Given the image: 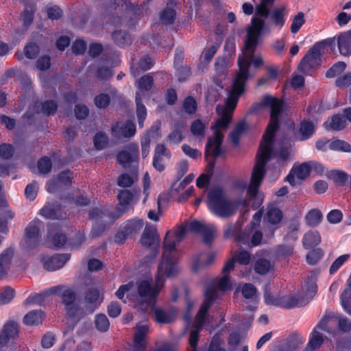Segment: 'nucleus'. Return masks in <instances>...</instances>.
Returning a JSON list of instances; mask_svg holds the SVG:
<instances>
[{
  "label": "nucleus",
  "instance_id": "1",
  "mask_svg": "<svg viewBox=\"0 0 351 351\" xmlns=\"http://www.w3.org/2000/svg\"><path fill=\"white\" fill-rule=\"evenodd\" d=\"M274 0H261L256 7V15L251 20V25L247 29V38L244 49L238 59L239 72L237 73L228 96L224 105L217 107V112L219 118L212 127L213 134L206 145V154L214 157L221 154V144L223 138V132L231 121L232 113L237 105L239 97L245 90V84L250 77L249 67L252 63L258 68L263 64L262 57L254 54L261 36L269 33V29L265 24L264 20L258 16L266 18L269 14V7Z\"/></svg>",
  "mask_w": 351,
  "mask_h": 351
},
{
  "label": "nucleus",
  "instance_id": "2",
  "mask_svg": "<svg viewBox=\"0 0 351 351\" xmlns=\"http://www.w3.org/2000/svg\"><path fill=\"white\" fill-rule=\"evenodd\" d=\"M189 232L201 233L205 243H210L216 235V228L212 224L206 225L198 221L187 222L175 230L167 232L163 244L162 260L159 263L156 276V285L152 287L149 280L141 281L138 287V295L132 298L134 284L130 282L121 285L116 292V296L123 300L125 295L130 297L134 307L147 311L155 302V298L163 287L166 278H171L178 275L180 267L178 265L176 245Z\"/></svg>",
  "mask_w": 351,
  "mask_h": 351
},
{
  "label": "nucleus",
  "instance_id": "3",
  "mask_svg": "<svg viewBox=\"0 0 351 351\" xmlns=\"http://www.w3.org/2000/svg\"><path fill=\"white\" fill-rule=\"evenodd\" d=\"M261 105L270 108V122L263 136L251 182L247 188V197L253 200L252 206L254 209L258 208L264 199L263 195L258 193V189L265 174L267 161L270 158H275L278 162H283L291 154L289 141L276 134L279 117L283 109V102L279 99L266 95L263 98Z\"/></svg>",
  "mask_w": 351,
  "mask_h": 351
},
{
  "label": "nucleus",
  "instance_id": "4",
  "mask_svg": "<svg viewBox=\"0 0 351 351\" xmlns=\"http://www.w3.org/2000/svg\"><path fill=\"white\" fill-rule=\"evenodd\" d=\"M206 204L208 210L220 218H228L234 215L237 210H242L248 206L247 199H230L221 187L211 188L208 191Z\"/></svg>",
  "mask_w": 351,
  "mask_h": 351
},
{
  "label": "nucleus",
  "instance_id": "5",
  "mask_svg": "<svg viewBox=\"0 0 351 351\" xmlns=\"http://www.w3.org/2000/svg\"><path fill=\"white\" fill-rule=\"evenodd\" d=\"M233 269L234 260H229L222 269L223 276L216 279L214 285L208 287L206 290L204 302L196 315L197 323H199L200 325H202L204 324V321L202 319L203 317H208L207 316V311L213 300L219 298V295L218 291H227L232 289L233 282H232L229 274Z\"/></svg>",
  "mask_w": 351,
  "mask_h": 351
},
{
  "label": "nucleus",
  "instance_id": "6",
  "mask_svg": "<svg viewBox=\"0 0 351 351\" xmlns=\"http://www.w3.org/2000/svg\"><path fill=\"white\" fill-rule=\"evenodd\" d=\"M50 292L61 295L62 302L65 306L66 319L70 325H75L86 315L84 309L75 302V293L73 289L64 286H56L51 288Z\"/></svg>",
  "mask_w": 351,
  "mask_h": 351
},
{
  "label": "nucleus",
  "instance_id": "7",
  "mask_svg": "<svg viewBox=\"0 0 351 351\" xmlns=\"http://www.w3.org/2000/svg\"><path fill=\"white\" fill-rule=\"evenodd\" d=\"M312 169H314L319 173H322L324 171V167L320 164L304 162L300 165H294L287 176V180L291 186H296L309 175Z\"/></svg>",
  "mask_w": 351,
  "mask_h": 351
},
{
  "label": "nucleus",
  "instance_id": "8",
  "mask_svg": "<svg viewBox=\"0 0 351 351\" xmlns=\"http://www.w3.org/2000/svg\"><path fill=\"white\" fill-rule=\"evenodd\" d=\"M204 321V324L200 325L199 323L196 322V318L195 319L194 323L190 330L189 334V344L191 351H198L197 348L198 337L200 330L203 326L206 324L208 320V317H203L202 319ZM221 339L219 335H215L211 341L209 349L208 351H225L223 348L221 347Z\"/></svg>",
  "mask_w": 351,
  "mask_h": 351
},
{
  "label": "nucleus",
  "instance_id": "9",
  "mask_svg": "<svg viewBox=\"0 0 351 351\" xmlns=\"http://www.w3.org/2000/svg\"><path fill=\"white\" fill-rule=\"evenodd\" d=\"M271 294L266 290L264 293V301L267 305H273L282 308H293L306 304V302L298 295L280 296V298L271 300Z\"/></svg>",
  "mask_w": 351,
  "mask_h": 351
},
{
  "label": "nucleus",
  "instance_id": "10",
  "mask_svg": "<svg viewBox=\"0 0 351 351\" xmlns=\"http://www.w3.org/2000/svg\"><path fill=\"white\" fill-rule=\"evenodd\" d=\"M39 220H34L30 222L25 228V236L21 241L23 246L31 248L36 246L40 241V226Z\"/></svg>",
  "mask_w": 351,
  "mask_h": 351
},
{
  "label": "nucleus",
  "instance_id": "11",
  "mask_svg": "<svg viewBox=\"0 0 351 351\" xmlns=\"http://www.w3.org/2000/svg\"><path fill=\"white\" fill-rule=\"evenodd\" d=\"M104 291L100 287H90L85 295V302L88 306L84 309L86 315L93 313L104 300Z\"/></svg>",
  "mask_w": 351,
  "mask_h": 351
},
{
  "label": "nucleus",
  "instance_id": "12",
  "mask_svg": "<svg viewBox=\"0 0 351 351\" xmlns=\"http://www.w3.org/2000/svg\"><path fill=\"white\" fill-rule=\"evenodd\" d=\"M330 319V317H324L314 328L307 346L309 349L315 350L321 346L324 341L321 331L329 332L328 322Z\"/></svg>",
  "mask_w": 351,
  "mask_h": 351
},
{
  "label": "nucleus",
  "instance_id": "13",
  "mask_svg": "<svg viewBox=\"0 0 351 351\" xmlns=\"http://www.w3.org/2000/svg\"><path fill=\"white\" fill-rule=\"evenodd\" d=\"M19 335V325L14 322H7L0 332V351H10L7 343L14 340Z\"/></svg>",
  "mask_w": 351,
  "mask_h": 351
},
{
  "label": "nucleus",
  "instance_id": "14",
  "mask_svg": "<svg viewBox=\"0 0 351 351\" xmlns=\"http://www.w3.org/2000/svg\"><path fill=\"white\" fill-rule=\"evenodd\" d=\"M69 258V254H57L53 256L42 255L40 261L45 269L55 271L62 268Z\"/></svg>",
  "mask_w": 351,
  "mask_h": 351
},
{
  "label": "nucleus",
  "instance_id": "15",
  "mask_svg": "<svg viewBox=\"0 0 351 351\" xmlns=\"http://www.w3.org/2000/svg\"><path fill=\"white\" fill-rule=\"evenodd\" d=\"M322 47V44L318 43L309 49L300 64L302 71L306 72L319 64Z\"/></svg>",
  "mask_w": 351,
  "mask_h": 351
},
{
  "label": "nucleus",
  "instance_id": "16",
  "mask_svg": "<svg viewBox=\"0 0 351 351\" xmlns=\"http://www.w3.org/2000/svg\"><path fill=\"white\" fill-rule=\"evenodd\" d=\"M112 134L117 139L130 138L134 135L136 127L132 121L117 122L111 128Z\"/></svg>",
  "mask_w": 351,
  "mask_h": 351
},
{
  "label": "nucleus",
  "instance_id": "17",
  "mask_svg": "<svg viewBox=\"0 0 351 351\" xmlns=\"http://www.w3.org/2000/svg\"><path fill=\"white\" fill-rule=\"evenodd\" d=\"M216 258L215 252H205L195 254L191 259V269L197 272L211 265Z\"/></svg>",
  "mask_w": 351,
  "mask_h": 351
},
{
  "label": "nucleus",
  "instance_id": "18",
  "mask_svg": "<svg viewBox=\"0 0 351 351\" xmlns=\"http://www.w3.org/2000/svg\"><path fill=\"white\" fill-rule=\"evenodd\" d=\"M138 159V147L136 144H130L125 150L120 152L117 156L118 162L126 167Z\"/></svg>",
  "mask_w": 351,
  "mask_h": 351
},
{
  "label": "nucleus",
  "instance_id": "19",
  "mask_svg": "<svg viewBox=\"0 0 351 351\" xmlns=\"http://www.w3.org/2000/svg\"><path fill=\"white\" fill-rule=\"evenodd\" d=\"M171 157V153L166 149L163 145H158L155 149V154L153 160V166L158 171H162L165 169L166 160Z\"/></svg>",
  "mask_w": 351,
  "mask_h": 351
},
{
  "label": "nucleus",
  "instance_id": "20",
  "mask_svg": "<svg viewBox=\"0 0 351 351\" xmlns=\"http://www.w3.org/2000/svg\"><path fill=\"white\" fill-rule=\"evenodd\" d=\"M71 178L72 173L70 171H62L56 178L47 182V190L50 193L54 192L58 188L69 183Z\"/></svg>",
  "mask_w": 351,
  "mask_h": 351
},
{
  "label": "nucleus",
  "instance_id": "21",
  "mask_svg": "<svg viewBox=\"0 0 351 351\" xmlns=\"http://www.w3.org/2000/svg\"><path fill=\"white\" fill-rule=\"evenodd\" d=\"M66 237L61 231L53 226L49 228V237L47 240L48 247H60L66 243Z\"/></svg>",
  "mask_w": 351,
  "mask_h": 351
},
{
  "label": "nucleus",
  "instance_id": "22",
  "mask_svg": "<svg viewBox=\"0 0 351 351\" xmlns=\"http://www.w3.org/2000/svg\"><path fill=\"white\" fill-rule=\"evenodd\" d=\"M241 224L239 222L229 223L224 228V237L226 238H234L236 241L246 243L248 239L244 236V233H240Z\"/></svg>",
  "mask_w": 351,
  "mask_h": 351
},
{
  "label": "nucleus",
  "instance_id": "23",
  "mask_svg": "<svg viewBox=\"0 0 351 351\" xmlns=\"http://www.w3.org/2000/svg\"><path fill=\"white\" fill-rule=\"evenodd\" d=\"M316 280L315 275H311L302 285L303 298H302L306 302V304L308 302L309 300L313 298L317 293V287Z\"/></svg>",
  "mask_w": 351,
  "mask_h": 351
},
{
  "label": "nucleus",
  "instance_id": "24",
  "mask_svg": "<svg viewBox=\"0 0 351 351\" xmlns=\"http://www.w3.org/2000/svg\"><path fill=\"white\" fill-rule=\"evenodd\" d=\"M316 128V123L308 120H304L301 122L296 138L299 141H305L311 138Z\"/></svg>",
  "mask_w": 351,
  "mask_h": 351
},
{
  "label": "nucleus",
  "instance_id": "25",
  "mask_svg": "<svg viewBox=\"0 0 351 351\" xmlns=\"http://www.w3.org/2000/svg\"><path fill=\"white\" fill-rule=\"evenodd\" d=\"M141 243L144 246L158 247L159 244V237L156 229L154 227L146 228L141 238Z\"/></svg>",
  "mask_w": 351,
  "mask_h": 351
},
{
  "label": "nucleus",
  "instance_id": "26",
  "mask_svg": "<svg viewBox=\"0 0 351 351\" xmlns=\"http://www.w3.org/2000/svg\"><path fill=\"white\" fill-rule=\"evenodd\" d=\"M287 15L288 10L286 6L280 5L275 8L271 11L270 14V19L276 27L281 28L285 23Z\"/></svg>",
  "mask_w": 351,
  "mask_h": 351
},
{
  "label": "nucleus",
  "instance_id": "27",
  "mask_svg": "<svg viewBox=\"0 0 351 351\" xmlns=\"http://www.w3.org/2000/svg\"><path fill=\"white\" fill-rule=\"evenodd\" d=\"M337 46L341 55L344 56L351 55V30L338 36Z\"/></svg>",
  "mask_w": 351,
  "mask_h": 351
},
{
  "label": "nucleus",
  "instance_id": "28",
  "mask_svg": "<svg viewBox=\"0 0 351 351\" xmlns=\"http://www.w3.org/2000/svg\"><path fill=\"white\" fill-rule=\"evenodd\" d=\"M13 254V250L11 249H8L0 254V279L8 274Z\"/></svg>",
  "mask_w": 351,
  "mask_h": 351
},
{
  "label": "nucleus",
  "instance_id": "29",
  "mask_svg": "<svg viewBox=\"0 0 351 351\" xmlns=\"http://www.w3.org/2000/svg\"><path fill=\"white\" fill-rule=\"evenodd\" d=\"M138 196V193L133 194L128 190H123L119 193L118 198L120 205L126 209L137 202Z\"/></svg>",
  "mask_w": 351,
  "mask_h": 351
},
{
  "label": "nucleus",
  "instance_id": "30",
  "mask_svg": "<svg viewBox=\"0 0 351 351\" xmlns=\"http://www.w3.org/2000/svg\"><path fill=\"white\" fill-rule=\"evenodd\" d=\"M302 242L306 249H310L321 242V236L317 230H309L304 235Z\"/></svg>",
  "mask_w": 351,
  "mask_h": 351
},
{
  "label": "nucleus",
  "instance_id": "31",
  "mask_svg": "<svg viewBox=\"0 0 351 351\" xmlns=\"http://www.w3.org/2000/svg\"><path fill=\"white\" fill-rule=\"evenodd\" d=\"M149 326L147 324H140L136 326L134 342L136 347L143 348L145 346V337L148 333Z\"/></svg>",
  "mask_w": 351,
  "mask_h": 351
},
{
  "label": "nucleus",
  "instance_id": "32",
  "mask_svg": "<svg viewBox=\"0 0 351 351\" xmlns=\"http://www.w3.org/2000/svg\"><path fill=\"white\" fill-rule=\"evenodd\" d=\"M90 69L100 79H108L112 75L111 67L108 66V62H100L97 64V67L92 66Z\"/></svg>",
  "mask_w": 351,
  "mask_h": 351
},
{
  "label": "nucleus",
  "instance_id": "33",
  "mask_svg": "<svg viewBox=\"0 0 351 351\" xmlns=\"http://www.w3.org/2000/svg\"><path fill=\"white\" fill-rule=\"evenodd\" d=\"M43 317L42 311H32L24 316L23 323L29 326H36L43 322Z\"/></svg>",
  "mask_w": 351,
  "mask_h": 351
},
{
  "label": "nucleus",
  "instance_id": "34",
  "mask_svg": "<svg viewBox=\"0 0 351 351\" xmlns=\"http://www.w3.org/2000/svg\"><path fill=\"white\" fill-rule=\"evenodd\" d=\"M283 215L282 211L273 205L267 208V219L268 221L274 225L279 223L282 219Z\"/></svg>",
  "mask_w": 351,
  "mask_h": 351
},
{
  "label": "nucleus",
  "instance_id": "35",
  "mask_svg": "<svg viewBox=\"0 0 351 351\" xmlns=\"http://www.w3.org/2000/svg\"><path fill=\"white\" fill-rule=\"evenodd\" d=\"M57 104L53 101H47L44 104L36 102L34 108L37 112H42L45 114H51L54 113L57 110Z\"/></svg>",
  "mask_w": 351,
  "mask_h": 351
},
{
  "label": "nucleus",
  "instance_id": "36",
  "mask_svg": "<svg viewBox=\"0 0 351 351\" xmlns=\"http://www.w3.org/2000/svg\"><path fill=\"white\" fill-rule=\"evenodd\" d=\"M322 218L321 211L316 208L309 210L305 217L306 221L310 226H317L321 223Z\"/></svg>",
  "mask_w": 351,
  "mask_h": 351
},
{
  "label": "nucleus",
  "instance_id": "37",
  "mask_svg": "<svg viewBox=\"0 0 351 351\" xmlns=\"http://www.w3.org/2000/svg\"><path fill=\"white\" fill-rule=\"evenodd\" d=\"M175 315L173 311L167 312L160 308H156L154 311L155 320L160 324L171 322L174 319Z\"/></svg>",
  "mask_w": 351,
  "mask_h": 351
},
{
  "label": "nucleus",
  "instance_id": "38",
  "mask_svg": "<svg viewBox=\"0 0 351 351\" xmlns=\"http://www.w3.org/2000/svg\"><path fill=\"white\" fill-rule=\"evenodd\" d=\"M346 120L339 114L334 115L330 121H326L324 123V127L326 129H332L335 130H340L346 127Z\"/></svg>",
  "mask_w": 351,
  "mask_h": 351
},
{
  "label": "nucleus",
  "instance_id": "39",
  "mask_svg": "<svg viewBox=\"0 0 351 351\" xmlns=\"http://www.w3.org/2000/svg\"><path fill=\"white\" fill-rule=\"evenodd\" d=\"M207 125L208 122H203L199 119L194 121L191 125V134L196 138L204 137Z\"/></svg>",
  "mask_w": 351,
  "mask_h": 351
},
{
  "label": "nucleus",
  "instance_id": "40",
  "mask_svg": "<svg viewBox=\"0 0 351 351\" xmlns=\"http://www.w3.org/2000/svg\"><path fill=\"white\" fill-rule=\"evenodd\" d=\"M184 128L177 126L168 136L167 142L170 145H178L184 138Z\"/></svg>",
  "mask_w": 351,
  "mask_h": 351
},
{
  "label": "nucleus",
  "instance_id": "41",
  "mask_svg": "<svg viewBox=\"0 0 351 351\" xmlns=\"http://www.w3.org/2000/svg\"><path fill=\"white\" fill-rule=\"evenodd\" d=\"M306 22L305 15L302 12H299L295 14L291 20L290 27L292 34H296Z\"/></svg>",
  "mask_w": 351,
  "mask_h": 351
},
{
  "label": "nucleus",
  "instance_id": "42",
  "mask_svg": "<svg viewBox=\"0 0 351 351\" xmlns=\"http://www.w3.org/2000/svg\"><path fill=\"white\" fill-rule=\"evenodd\" d=\"M329 149L337 152H351V145L343 140L333 139L329 143Z\"/></svg>",
  "mask_w": 351,
  "mask_h": 351
},
{
  "label": "nucleus",
  "instance_id": "43",
  "mask_svg": "<svg viewBox=\"0 0 351 351\" xmlns=\"http://www.w3.org/2000/svg\"><path fill=\"white\" fill-rule=\"evenodd\" d=\"M136 113L140 127L143 126V121L147 117V110L143 104H141V96L138 92L136 95Z\"/></svg>",
  "mask_w": 351,
  "mask_h": 351
},
{
  "label": "nucleus",
  "instance_id": "44",
  "mask_svg": "<svg viewBox=\"0 0 351 351\" xmlns=\"http://www.w3.org/2000/svg\"><path fill=\"white\" fill-rule=\"evenodd\" d=\"M143 226V220L139 219L130 220L125 224L123 232L125 235H128L140 230Z\"/></svg>",
  "mask_w": 351,
  "mask_h": 351
},
{
  "label": "nucleus",
  "instance_id": "45",
  "mask_svg": "<svg viewBox=\"0 0 351 351\" xmlns=\"http://www.w3.org/2000/svg\"><path fill=\"white\" fill-rule=\"evenodd\" d=\"M112 36L115 43L120 47H124L130 43V37L125 32L117 30L112 33Z\"/></svg>",
  "mask_w": 351,
  "mask_h": 351
},
{
  "label": "nucleus",
  "instance_id": "46",
  "mask_svg": "<svg viewBox=\"0 0 351 351\" xmlns=\"http://www.w3.org/2000/svg\"><path fill=\"white\" fill-rule=\"evenodd\" d=\"M254 267L256 273L265 274L271 269L272 265L268 260L264 258H260L256 261Z\"/></svg>",
  "mask_w": 351,
  "mask_h": 351
},
{
  "label": "nucleus",
  "instance_id": "47",
  "mask_svg": "<svg viewBox=\"0 0 351 351\" xmlns=\"http://www.w3.org/2000/svg\"><path fill=\"white\" fill-rule=\"evenodd\" d=\"M59 210V208H55L53 205L47 204L40 210V213L46 219H58L60 217L58 214Z\"/></svg>",
  "mask_w": 351,
  "mask_h": 351
},
{
  "label": "nucleus",
  "instance_id": "48",
  "mask_svg": "<svg viewBox=\"0 0 351 351\" xmlns=\"http://www.w3.org/2000/svg\"><path fill=\"white\" fill-rule=\"evenodd\" d=\"M244 236L248 239V243H245L249 246L254 247L258 245L262 241L263 234L258 230L252 231L250 234L244 232Z\"/></svg>",
  "mask_w": 351,
  "mask_h": 351
},
{
  "label": "nucleus",
  "instance_id": "49",
  "mask_svg": "<svg viewBox=\"0 0 351 351\" xmlns=\"http://www.w3.org/2000/svg\"><path fill=\"white\" fill-rule=\"evenodd\" d=\"M137 86L138 88V92L140 93V95L141 96V93L145 90H149L153 84V78L150 75H144L141 78H140L137 82Z\"/></svg>",
  "mask_w": 351,
  "mask_h": 351
},
{
  "label": "nucleus",
  "instance_id": "50",
  "mask_svg": "<svg viewBox=\"0 0 351 351\" xmlns=\"http://www.w3.org/2000/svg\"><path fill=\"white\" fill-rule=\"evenodd\" d=\"M152 66V61L149 57H144L143 58L139 63L138 66L137 68H135L134 66H132L131 70L132 75L136 77L138 75V72L137 71V69L139 68L141 71H145L147 70H149L151 69Z\"/></svg>",
  "mask_w": 351,
  "mask_h": 351
},
{
  "label": "nucleus",
  "instance_id": "51",
  "mask_svg": "<svg viewBox=\"0 0 351 351\" xmlns=\"http://www.w3.org/2000/svg\"><path fill=\"white\" fill-rule=\"evenodd\" d=\"M239 289L245 298L253 299L256 298L257 290L253 285L246 283L241 286Z\"/></svg>",
  "mask_w": 351,
  "mask_h": 351
},
{
  "label": "nucleus",
  "instance_id": "52",
  "mask_svg": "<svg viewBox=\"0 0 351 351\" xmlns=\"http://www.w3.org/2000/svg\"><path fill=\"white\" fill-rule=\"evenodd\" d=\"M230 260H234V265L236 261L241 265H248L251 260V255L250 252L247 251L239 250Z\"/></svg>",
  "mask_w": 351,
  "mask_h": 351
},
{
  "label": "nucleus",
  "instance_id": "53",
  "mask_svg": "<svg viewBox=\"0 0 351 351\" xmlns=\"http://www.w3.org/2000/svg\"><path fill=\"white\" fill-rule=\"evenodd\" d=\"M95 325L97 330L101 332H106L110 326V322L104 314L97 315L95 317Z\"/></svg>",
  "mask_w": 351,
  "mask_h": 351
},
{
  "label": "nucleus",
  "instance_id": "54",
  "mask_svg": "<svg viewBox=\"0 0 351 351\" xmlns=\"http://www.w3.org/2000/svg\"><path fill=\"white\" fill-rule=\"evenodd\" d=\"M93 142L97 149H102L108 145V138L105 133L98 132L95 134Z\"/></svg>",
  "mask_w": 351,
  "mask_h": 351
},
{
  "label": "nucleus",
  "instance_id": "55",
  "mask_svg": "<svg viewBox=\"0 0 351 351\" xmlns=\"http://www.w3.org/2000/svg\"><path fill=\"white\" fill-rule=\"evenodd\" d=\"M346 64L343 62L335 63L326 73L328 78L335 77L341 74L346 69Z\"/></svg>",
  "mask_w": 351,
  "mask_h": 351
},
{
  "label": "nucleus",
  "instance_id": "56",
  "mask_svg": "<svg viewBox=\"0 0 351 351\" xmlns=\"http://www.w3.org/2000/svg\"><path fill=\"white\" fill-rule=\"evenodd\" d=\"M160 18L163 23L171 24L176 19V12L173 8L168 7L161 12Z\"/></svg>",
  "mask_w": 351,
  "mask_h": 351
},
{
  "label": "nucleus",
  "instance_id": "57",
  "mask_svg": "<svg viewBox=\"0 0 351 351\" xmlns=\"http://www.w3.org/2000/svg\"><path fill=\"white\" fill-rule=\"evenodd\" d=\"M350 255L348 254H343L336 258L332 263L329 272L330 274H334L338 269L348 260Z\"/></svg>",
  "mask_w": 351,
  "mask_h": 351
},
{
  "label": "nucleus",
  "instance_id": "58",
  "mask_svg": "<svg viewBox=\"0 0 351 351\" xmlns=\"http://www.w3.org/2000/svg\"><path fill=\"white\" fill-rule=\"evenodd\" d=\"M14 296V291L9 287H4L0 292V304H5L10 302Z\"/></svg>",
  "mask_w": 351,
  "mask_h": 351
},
{
  "label": "nucleus",
  "instance_id": "59",
  "mask_svg": "<svg viewBox=\"0 0 351 351\" xmlns=\"http://www.w3.org/2000/svg\"><path fill=\"white\" fill-rule=\"evenodd\" d=\"M137 179L136 176H130L126 173L122 174L118 179V185L121 187H130Z\"/></svg>",
  "mask_w": 351,
  "mask_h": 351
},
{
  "label": "nucleus",
  "instance_id": "60",
  "mask_svg": "<svg viewBox=\"0 0 351 351\" xmlns=\"http://www.w3.org/2000/svg\"><path fill=\"white\" fill-rule=\"evenodd\" d=\"M322 256V250L319 248L315 249L308 253L306 255V261L310 265H315L321 259Z\"/></svg>",
  "mask_w": 351,
  "mask_h": 351
},
{
  "label": "nucleus",
  "instance_id": "61",
  "mask_svg": "<svg viewBox=\"0 0 351 351\" xmlns=\"http://www.w3.org/2000/svg\"><path fill=\"white\" fill-rule=\"evenodd\" d=\"M246 125L245 123L241 122L237 125L234 130L230 134V141L234 144L237 145L239 140L240 134L245 130Z\"/></svg>",
  "mask_w": 351,
  "mask_h": 351
},
{
  "label": "nucleus",
  "instance_id": "62",
  "mask_svg": "<svg viewBox=\"0 0 351 351\" xmlns=\"http://www.w3.org/2000/svg\"><path fill=\"white\" fill-rule=\"evenodd\" d=\"M96 106L99 108H105L110 104V97L107 94L101 93L94 99Z\"/></svg>",
  "mask_w": 351,
  "mask_h": 351
},
{
  "label": "nucleus",
  "instance_id": "63",
  "mask_svg": "<svg viewBox=\"0 0 351 351\" xmlns=\"http://www.w3.org/2000/svg\"><path fill=\"white\" fill-rule=\"evenodd\" d=\"M38 51V46L35 43H29L24 48L25 55L27 58L29 59L36 58Z\"/></svg>",
  "mask_w": 351,
  "mask_h": 351
},
{
  "label": "nucleus",
  "instance_id": "64",
  "mask_svg": "<svg viewBox=\"0 0 351 351\" xmlns=\"http://www.w3.org/2000/svg\"><path fill=\"white\" fill-rule=\"evenodd\" d=\"M341 304L343 308L345 310L348 306H350L351 302V289L346 287L342 292L341 297Z\"/></svg>",
  "mask_w": 351,
  "mask_h": 351
}]
</instances>
